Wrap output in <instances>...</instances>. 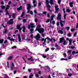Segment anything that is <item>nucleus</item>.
<instances>
[{"label": "nucleus", "mask_w": 78, "mask_h": 78, "mask_svg": "<svg viewBox=\"0 0 78 78\" xmlns=\"http://www.w3.org/2000/svg\"><path fill=\"white\" fill-rule=\"evenodd\" d=\"M57 20H60V24L61 25V27H62L64 26V24L62 23V21L61 20V13H59L58 14V16L57 18Z\"/></svg>", "instance_id": "obj_1"}, {"label": "nucleus", "mask_w": 78, "mask_h": 78, "mask_svg": "<svg viewBox=\"0 0 78 78\" xmlns=\"http://www.w3.org/2000/svg\"><path fill=\"white\" fill-rule=\"evenodd\" d=\"M47 40H49L50 42H53L52 39L51 38H50L48 37H47L46 38H42L41 39V41H44V42L43 43V45H46V43H45V42H46V41L47 40Z\"/></svg>", "instance_id": "obj_2"}, {"label": "nucleus", "mask_w": 78, "mask_h": 78, "mask_svg": "<svg viewBox=\"0 0 78 78\" xmlns=\"http://www.w3.org/2000/svg\"><path fill=\"white\" fill-rule=\"evenodd\" d=\"M30 27H31V28H33L35 27V26L34 25V23H31L30 25H29L27 27V28L28 29H30Z\"/></svg>", "instance_id": "obj_3"}, {"label": "nucleus", "mask_w": 78, "mask_h": 78, "mask_svg": "<svg viewBox=\"0 0 78 78\" xmlns=\"http://www.w3.org/2000/svg\"><path fill=\"white\" fill-rule=\"evenodd\" d=\"M27 6L28 7L27 8V9L29 10L27 11V13H29L30 12V8H31L30 4V3L28 4L27 5Z\"/></svg>", "instance_id": "obj_4"}, {"label": "nucleus", "mask_w": 78, "mask_h": 78, "mask_svg": "<svg viewBox=\"0 0 78 78\" xmlns=\"http://www.w3.org/2000/svg\"><path fill=\"white\" fill-rule=\"evenodd\" d=\"M10 21H8L7 22V24L12 25L13 23V19H10Z\"/></svg>", "instance_id": "obj_5"}, {"label": "nucleus", "mask_w": 78, "mask_h": 78, "mask_svg": "<svg viewBox=\"0 0 78 78\" xmlns=\"http://www.w3.org/2000/svg\"><path fill=\"white\" fill-rule=\"evenodd\" d=\"M35 39H36L37 41H39V39L41 38V36H40V34H38L35 37Z\"/></svg>", "instance_id": "obj_6"}, {"label": "nucleus", "mask_w": 78, "mask_h": 78, "mask_svg": "<svg viewBox=\"0 0 78 78\" xmlns=\"http://www.w3.org/2000/svg\"><path fill=\"white\" fill-rule=\"evenodd\" d=\"M38 32L39 33H44V29L41 28L39 29Z\"/></svg>", "instance_id": "obj_7"}, {"label": "nucleus", "mask_w": 78, "mask_h": 78, "mask_svg": "<svg viewBox=\"0 0 78 78\" xmlns=\"http://www.w3.org/2000/svg\"><path fill=\"white\" fill-rule=\"evenodd\" d=\"M49 0H46V6L48 7V8H51V6H50L49 4V1H48Z\"/></svg>", "instance_id": "obj_8"}, {"label": "nucleus", "mask_w": 78, "mask_h": 78, "mask_svg": "<svg viewBox=\"0 0 78 78\" xmlns=\"http://www.w3.org/2000/svg\"><path fill=\"white\" fill-rule=\"evenodd\" d=\"M60 41L59 42V44H61L63 42V41L64 40V37H62L59 38Z\"/></svg>", "instance_id": "obj_9"}, {"label": "nucleus", "mask_w": 78, "mask_h": 78, "mask_svg": "<svg viewBox=\"0 0 78 78\" xmlns=\"http://www.w3.org/2000/svg\"><path fill=\"white\" fill-rule=\"evenodd\" d=\"M22 9V6H20L19 8H17L18 11H19Z\"/></svg>", "instance_id": "obj_10"}, {"label": "nucleus", "mask_w": 78, "mask_h": 78, "mask_svg": "<svg viewBox=\"0 0 78 78\" xmlns=\"http://www.w3.org/2000/svg\"><path fill=\"white\" fill-rule=\"evenodd\" d=\"M73 2H71L69 3V5H70V6L71 7V8H72L73 6Z\"/></svg>", "instance_id": "obj_11"}, {"label": "nucleus", "mask_w": 78, "mask_h": 78, "mask_svg": "<svg viewBox=\"0 0 78 78\" xmlns=\"http://www.w3.org/2000/svg\"><path fill=\"white\" fill-rule=\"evenodd\" d=\"M55 47H56V49H57V50H59V48H60V47H59V46H58L57 44H55Z\"/></svg>", "instance_id": "obj_12"}, {"label": "nucleus", "mask_w": 78, "mask_h": 78, "mask_svg": "<svg viewBox=\"0 0 78 78\" xmlns=\"http://www.w3.org/2000/svg\"><path fill=\"white\" fill-rule=\"evenodd\" d=\"M58 33H61V34H63V31L61 30H60L58 31Z\"/></svg>", "instance_id": "obj_13"}, {"label": "nucleus", "mask_w": 78, "mask_h": 78, "mask_svg": "<svg viewBox=\"0 0 78 78\" xmlns=\"http://www.w3.org/2000/svg\"><path fill=\"white\" fill-rule=\"evenodd\" d=\"M8 9H9V8L6 7L5 9L6 12L5 14H8V13H9L8 11Z\"/></svg>", "instance_id": "obj_14"}, {"label": "nucleus", "mask_w": 78, "mask_h": 78, "mask_svg": "<svg viewBox=\"0 0 78 78\" xmlns=\"http://www.w3.org/2000/svg\"><path fill=\"white\" fill-rule=\"evenodd\" d=\"M59 8H58L57 9H55V13H58V11H59Z\"/></svg>", "instance_id": "obj_15"}, {"label": "nucleus", "mask_w": 78, "mask_h": 78, "mask_svg": "<svg viewBox=\"0 0 78 78\" xmlns=\"http://www.w3.org/2000/svg\"><path fill=\"white\" fill-rule=\"evenodd\" d=\"M5 15H8V16H9V19H10L11 18V16L9 14V13H5Z\"/></svg>", "instance_id": "obj_16"}, {"label": "nucleus", "mask_w": 78, "mask_h": 78, "mask_svg": "<svg viewBox=\"0 0 78 78\" xmlns=\"http://www.w3.org/2000/svg\"><path fill=\"white\" fill-rule=\"evenodd\" d=\"M4 41V40L3 39H1V38H0V44H2Z\"/></svg>", "instance_id": "obj_17"}, {"label": "nucleus", "mask_w": 78, "mask_h": 78, "mask_svg": "<svg viewBox=\"0 0 78 78\" xmlns=\"http://www.w3.org/2000/svg\"><path fill=\"white\" fill-rule=\"evenodd\" d=\"M12 58H13V56H10L7 58V59H8V60H11L12 59Z\"/></svg>", "instance_id": "obj_18"}, {"label": "nucleus", "mask_w": 78, "mask_h": 78, "mask_svg": "<svg viewBox=\"0 0 78 78\" xmlns=\"http://www.w3.org/2000/svg\"><path fill=\"white\" fill-rule=\"evenodd\" d=\"M8 31V30H7L5 29V31H4L3 32V34H7V32Z\"/></svg>", "instance_id": "obj_19"}, {"label": "nucleus", "mask_w": 78, "mask_h": 78, "mask_svg": "<svg viewBox=\"0 0 78 78\" xmlns=\"http://www.w3.org/2000/svg\"><path fill=\"white\" fill-rule=\"evenodd\" d=\"M37 15H38V16H39L40 17H41V16H43V14H42V13H37Z\"/></svg>", "instance_id": "obj_20"}, {"label": "nucleus", "mask_w": 78, "mask_h": 78, "mask_svg": "<svg viewBox=\"0 0 78 78\" xmlns=\"http://www.w3.org/2000/svg\"><path fill=\"white\" fill-rule=\"evenodd\" d=\"M16 13H13L12 14V17L13 18H15L16 17Z\"/></svg>", "instance_id": "obj_21"}, {"label": "nucleus", "mask_w": 78, "mask_h": 78, "mask_svg": "<svg viewBox=\"0 0 78 78\" xmlns=\"http://www.w3.org/2000/svg\"><path fill=\"white\" fill-rule=\"evenodd\" d=\"M1 7L2 8V9H5V6L4 5H1Z\"/></svg>", "instance_id": "obj_22"}, {"label": "nucleus", "mask_w": 78, "mask_h": 78, "mask_svg": "<svg viewBox=\"0 0 78 78\" xmlns=\"http://www.w3.org/2000/svg\"><path fill=\"white\" fill-rule=\"evenodd\" d=\"M50 2L51 5H53V0H51L50 1Z\"/></svg>", "instance_id": "obj_23"}, {"label": "nucleus", "mask_w": 78, "mask_h": 78, "mask_svg": "<svg viewBox=\"0 0 78 78\" xmlns=\"http://www.w3.org/2000/svg\"><path fill=\"white\" fill-rule=\"evenodd\" d=\"M66 44V41L65 40L64 41H63V45H65Z\"/></svg>", "instance_id": "obj_24"}, {"label": "nucleus", "mask_w": 78, "mask_h": 78, "mask_svg": "<svg viewBox=\"0 0 78 78\" xmlns=\"http://www.w3.org/2000/svg\"><path fill=\"white\" fill-rule=\"evenodd\" d=\"M26 22H27V20H26V19H24L23 20V23H26Z\"/></svg>", "instance_id": "obj_25"}, {"label": "nucleus", "mask_w": 78, "mask_h": 78, "mask_svg": "<svg viewBox=\"0 0 78 78\" xmlns=\"http://www.w3.org/2000/svg\"><path fill=\"white\" fill-rule=\"evenodd\" d=\"M66 11L67 12H70V10L69 9H66Z\"/></svg>", "instance_id": "obj_26"}, {"label": "nucleus", "mask_w": 78, "mask_h": 78, "mask_svg": "<svg viewBox=\"0 0 78 78\" xmlns=\"http://www.w3.org/2000/svg\"><path fill=\"white\" fill-rule=\"evenodd\" d=\"M69 44L71 45L72 44V41H71L70 39L69 40Z\"/></svg>", "instance_id": "obj_27"}, {"label": "nucleus", "mask_w": 78, "mask_h": 78, "mask_svg": "<svg viewBox=\"0 0 78 78\" xmlns=\"http://www.w3.org/2000/svg\"><path fill=\"white\" fill-rule=\"evenodd\" d=\"M16 28L17 30H19V29L20 28V26L18 25H17Z\"/></svg>", "instance_id": "obj_28"}, {"label": "nucleus", "mask_w": 78, "mask_h": 78, "mask_svg": "<svg viewBox=\"0 0 78 78\" xmlns=\"http://www.w3.org/2000/svg\"><path fill=\"white\" fill-rule=\"evenodd\" d=\"M67 36L68 37H70L71 36V33H69L68 34Z\"/></svg>", "instance_id": "obj_29"}, {"label": "nucleus", "mask_w": 78, "mask_h": 78, "mask_svg": "<svg viewBox=\"0 0 78 78\" xmlns=\"http://www.w3.org/2000/svg\"><path fill=\"white\" fill-rule=\"evenodd\" d=\"M41 27V25H38V27H37V28H38V30H39Z\"/></svg>", "instance_id": "obj_30"}, {"label": "nucleus", "mask_w": 78, "mask_h": 78, "mask_svg": "<svg viewBox=\"0 0 78 78\" xmlns=\"http://www.w3.org/2000/svg\"><path fill=\"white\" fill-rule=\"evenodd\" d=\"M63 55L64 56V58H66V56H67V55L66 53H64L63 54Z\"/></svg>", "instance_id": "obj_31"}, {"label": "nucleus", "mask_w": 78, "mask_h": 78, "mask_svg": "<svg viewBox=\"0 0 78 78\" xmlns=\"http://www.w3.org/2000/svg\"><path fill=\"white\" fill-rule=\"evenodd\" d=\"M14 67L15 66H11V67H10L11 70H13V69Z\"/></svg>", "instance_id": "obj_32"}, {"label": "nucleus", "mask_w": 78, "mask_h": 78, "mask_svg": "<svg viewBox=\"0 0 78 78\" xmlns=\"http://www.w3.org/2000/svg\"><path fill=\"white\" fill-rule=\"evenodd\" d=\"M50 19L47 20L46 21V23H48V22H50Z\"/></svg>", "instance_id": "obj_33"}, {"label": "nucleus", "mask_w": 78, "mask_h": 78, "mask_svg": "<svg viewBox=\"0 0 78 78\" xmlns=\"http://www.w3.org/2000/svg\"><path fill=\"white\" fill-rule=\"evenodd\" d=\"M22 27H21L19 29V33H21V30H22Z\"/></svg>", "instance_id": "obj_34"}, {"label": "nucleus", "mask_w": 78, "mask_h": 78, "mask_svg": "<svg viewBox=\"0 0 78 78\" xmlns=\"http://www.w3.org/2000/svg\"><path fill=\"white\" fill-rule=\"evenodd\" d=\"M14 38H11L10 39V41H13V42H14Z\"/></svg>", "instance_id": "obj_35"}, {"label": "nucleus", "mask_w": 78, "mask_h": 78, "mask_svg": "<svg viewBox=\"0 0 78 78\" xmlns=\"http://www.w3.org/2000/svg\"><path fill=\"white\" fill-rule=\"evenodd\" d=\"M23 30H26V27H25V26L24 25L23 27Z\"/></svg>", "instance_id": "obj_36"}, {"label": "nucleus", "mask_w": 78, "mask_h": 78, "mask_svg": "<svg viewBox=\"0 0 78 78\" xmlns=\"http://www.w3.org/2000/svg\"><path fill=\"white\" fill-rule=\"evenodd\" d=\"M66 16H67V14H65L64 15V19H66Z\"/></svg>", "instance_id": "obj_37"}, {"label": "nucleus", "mask_w": 78, "mask_h": 78, "mask_svg": "<svg viewBox=\"0 0 78 78\" xmlns=\"http://www.w3.org/2000/svg\"><path fill=\"white\" fill-rule=\"evenodd\" d=\"M66 28L67 30H69L70 29V27H66Z\"/></svg>", "instance_id": "obj_38"}, {"label": "nucleus", "mask_w": 78, "mask_h": 78, "mask_svg": "<svg viewBox=\"0 0 78 78\" xmlns=\"http://www.w3.org/2000/svg\"><path fill=\"white\" fill-rule=\"evenodd\" d=\"M12 49L13 48H17V46H14L12 47Z\"/></svg>", "instance_id": "obj_39"}, {"label": "nucleus", "mask_w": 78, "mask_h": 78, "mask_svg": "<svg viewBox=\"0 0 78 78\" xmlns=\"http://www.w3.org/2000/svg\"><path fill=\"white\" fill-rule=\"evenodd\" d=\"M30 14H31V15H33V11H30Z\"/></svg>", "instance_id": "obj_40"}, {"label": "nucleus", "mask_w": 78, "mask_h": 78, "mask_svg": "<svg viewBox=\"0 0 78 78\" xmlns=\"http://www.w3.org/2000/svg\"><path fill=\"white\" fill-rule=\"evenodd\" d=\"M49 50V48H48L45 50V52H47V51H48Z\"/></svg>", "instance_id": "obj_41"}, {"label": "nucleus", "mask_w": 78, "mask_h": 78, "mask_svg": "<svg viewBox=\"0 0 78 78\" xmlns=\"http://www.w3.org/2000/svg\"><path fill=\"white\" fill-rule=\"evenodd\" d=\"M8 36H11V34H10V32H9V34H8Z\"/></svg>", "instance_id": "obj_42"}, {"label": "nucleus", "mask_w": 78, "mask_h": 78, "mask_svg": "<svg viewBox=\"0 0 78 78\" xmlns=\"http://www.w3.org/2000/svg\"><path fill=\"white\" fill-rule=\"evenodd\" d=\"M56 25L57 26H59V22H57Z\"/></svg>", "instance_id": "obj_43"}, {"label": "nucleus", "mask_w": 78, "mask_h": 78, "mask_svg": "<svg viewBox=\"0 0 78 78\" xmlns=\"http://www.w3.org/2000/svg\"><path fill=\"white\" fill-rule=\"evenodd\" d=\"M11 1H10L8 3V5H11Z\"/></svg>", "instance_id": "obj_44"}, {"label": "nucleus", "mask_w": 78, "mask_h": 78, "mask_svg": "<svg viewBox=\"0 0 78 78\" xmlns=\"http://www.w3.org/2000/svg\"><path fill=\"white\" fill-rule=\"evenodd\" d=\"M52 24L53 25H55V20L52 21Z\"/></svg>", "instance_id": "obj_45"}, {"label": "nucleus", "mask_w": 78, "mask_h": 78, "mask_svg": "<svg viewBox=\"0 0 78 78\" xmlns=\"http://www.w3.org/2000/svg\"><path fill=\"white\" fill-rule=\"evenodd\" d=\"M19 39V41L20 42H21V38H18Z\"/></svg>", "instance_id": "obj_46"}, {"label": "nucleus", "mask_w": 78, "mask_h": 78, "mask_svg": "<svg viewBox=\"0 0 78 78\" xmlns=\"http://www.w3.org/2000/svg\"><path fill=\"white\" fill-rule=\"evenodd\" d=\"M12 6H13V7H15L16 6H17V4H12Z\"/></svg>", "instance_id": "obj_47"}, {"label": "nucleus", "mask_w": 78, "mask_h": 78, "mask_svg": "<svg viewBox=\"0 0 78 78\" xmlns=\"http://www.w3.org/2000/svg\"><path fill=\"white\" fill-rule=\"evenodd\" d=\"M7 67H8V68H9V62H7Z\"/></svg>", "instance_id": "obj_48"}, {"label": "nucleus", "mask_w": 78, "mask_h": 78, "mask_svg": "<svg viewBox=\"0 0 78 78\" xmlns=\"http://www.w3.org/2000/svg\"><path fill=\"white\" fill-rule=\"evenodd\" d=\"M71 48V49H74V48H75V47L74 46H71V47H70Z\"/></svg>", "instance_id": "obj_49"}, {"label": "nucleus", "mask_w": 78, "mask_h": 78, "mask_svg": "<svg viewBox=\"0 0 78 78\" xmlns=\"http://www.w3.org/2000/svg\"><path fill=\"white\" fill-rule=\"evenodd\" d=\"M53 58V56L51 55L50 56L49 58L50 59H52V58Z\"/></svg>", "instance_id": "obj_50"}, {"label": "nucleus", "mask_w": 78, "mask_h": 78, "mask_svg": "<svg viewBox=\"0 0 78 78\" xmlns=\"http://www.w3.org/2000/svg\"><path fill=\"white\" fill-rule=\"evenodd\" d=\"M61 2V0H59L58 1V4H60Z\"/></svg>", "instance_id": "obj_51"}, {"label": "nucleus", "mask_w": 78, "mask_h": 78, "mask_svg": "<svg viewBox=\"0 0 78 78\" xmlns=\"http://www.w3.org/2000/svg\"><path fill=\"white\" fill-rule=\"evenodd\" d=\"M38 31L39 32V29L37 28L36 27V29L35 30V31Z\"/></svg>", "instance_id": "obj_52"}, {"label": "nucleus", "mask_w": 78, "mask_h": 78, "mask_svg": "<svg viewBox=\"0 0 78 78\" xmlns=\"http://www.w3.org/2000/svg\"><path fill=\"white\" fill-rule=\"evenodd\" d=\"M68 75L69 76H72V74L71 73H69L68 74Z\"/></svg>", "instance_id": "obj_53"}, {"label": "nucleus", "mask_w": 78, "mask_h": 78, "mask_svg": "<svg viewBox=\"0 0 78 78\" xmlns=\"http://www.w3.org/2000/svg\"><path fill=\"white\" fill-rule=\"evenodd\" d=\"M74 53H75V51H73L72 52V54L73 55Z\"/></svg>", "instance_id": "obj_54"}, {"label": "nucleus", "mask_w": 78, "mask_h": 78, "mask_svg": "<svg viewBox=\"0 0 78 78\" xmlns=\"http://www.w3.org/2000/svg\"><path fill=\"white\" fill-rule=\"evenodd\" d=\"M17 73V71L16 70H14L13 71V74H16V73Z\"/></svg>", "instance_id": "obj_55"}, {"label": "nucleus", "mask_w": 78, "mask_h": 78, "mask_svg": "<svg viewBox=\"0 0 78 78\" xmlns=\"http://www.w3.org/2000/svg\"><path fill=\"white\" fill-rule=\"evenodd\" d=\"M8 42V41H7V40H5L4 42V44H5L6 43H7Z\"/></svg>", "instance_id": "obj_56"}, {"label": "nucleus", "mask_w": 78, "mask_h": 78, "mask_svg": "<svg viewBox=\"0 0 78 78\" xmlns=\"http://www.w3.org/2000/svg\"><path fill=\"white\" fill-rule=\"evenodd\" d=\"M76 36V31L74 34V36Z\"/></svg>", "instance_id": "obj_57"}, {"label": "nucleus", "mask_w": 78, "mask_h": 78, "mask_svg": "<svg viewBox=\"0 0 78 78\" xmlns=\"http://www.w3.org/2000/svg\"><path fill=\"white\" fill-rule=\"evenodd\" d=\"M71 51H72L71 50H70L68 51L67 53H70V52H71Z\"/></svg>", "instance_id": "obj_58"}, {"label": "nucleus", "mask_w": 78, "mask_h": 78, "mask_svg": "<svg viewBox=\"0 0 78 78\" xmlns=\"http://www.w3.org/2000/svg\"><path fill=\"white\" fill-rule=\"evenodd\" d=\"M42 57L44 58H46V56L45 55H43Z\"/></svg>", "instance_id": "obj_59"}, {"label": "nucleus", "mask_w": 78, "mask_h": 78, "mask_svg": "<svg viewBox=\"0 0 78 78\" xmlns=\"http://www.w3.org/2000/svg\"><path fill=\"white\" fill-rule=\"evenodd\" d=\"M34 21L35 22H37V19H34Z\"/></svg>", "instance_id": "obj_60"}, {"label": "nucleus", "mask_w": 78, "mask_h": 78, "mask_svg": "<svg viewBox=\"0 0 78 78\" xmlns=\"http://www.w3.org/2000/svg\"><path fill=\"white\" fill-rule=\"evenodd\" d=\"M1 4L2 5H4V2H3V1H1Z\"/></svg>", "instance_id": "obj_61"}, {"label": "nucleus", "mask_w": 78, "mask_h": 78, "mask_svg": "<svg viewBox=\"0 0 78 78\" xmlns=\"http://www.w3.org/2000/svg\"><path fill=\"white\" fill-rule=\"evenodd\" d=\"M18 20H22V18H20V17H18Z\"/></svg>", "instance_id": "obj_62"}, {"label": "nucleus", "mask_w": 78, "mask_h": 78, "mask_svg": "<svg viewBox=\"0 0 78 78\" xmlns=\"http://www.w3.org/2000/svg\"><path fill=\"white\" fill-rule=\"evenodd\" d=\"M74 30H75V29H71V31H73Z\"/></svg>", "instance_id": "obj_63"}, {"label": "nucleus", "mask_w": 78, "mask_h": 78, "mask_svg": "<svg viewBox=\"0 0 78 78\" xmlns=\"http://www.w3.org/2000/svg\"><path fill=\"white\" fill-rule=\"evenodd\" d=\"M36 77H39V76L38 74H36L35 76Z\"/></svg>", "instance_id": "obj_64"}]
</instances>
